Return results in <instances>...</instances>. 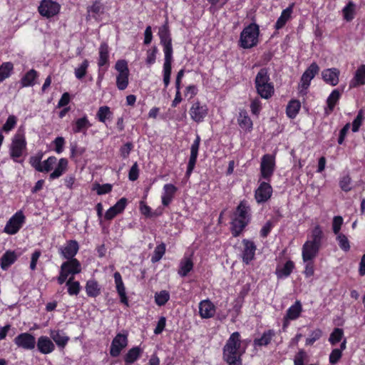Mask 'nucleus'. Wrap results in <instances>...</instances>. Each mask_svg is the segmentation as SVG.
I'll use <instances>...</instances> for the list:
<instances>
[{
    "mask_svg": "<svg viewBox=\"0 0 365 365\" xmlns=\"http://www.w3.org/2000/svg\"><path fill=\"white\" fill-rule=\"evenodd\" d=\"M143 349L139 346H135L128 350L124 356L125 365H131L140 356Z\"/></svg>",
    "mask_w": 365,
    "mask_h": 365,
    "instance_id": "obj_27",
    "label": "nucleus"
},
{
    "mask_svg": "<svg viewBox=\"0 0 365 365\" xmlns=\"http://www.w3.org/2000/svg\"><path fill=\"white\" fill-rule=\"evenodd\" d=\"M248 222V220L235 217L231 222V231L233 237L239 236Z\"/></svg>",
    "mask_w": 365,
    "mask_h": 365,
    "instance_id": "obj_26",
    "label": "nucleus"
},
{
    "mask_svg": "<svg viewBox=\"0 0 365 365\" xmlns=\"http://www.w3.org/2000/svg\"><path fill=\"white\" fill-rule=\"evenodd\" d=\"M68 168V160L66 158H61L58 161V165L56 169L52 172L49 178L51 180H53L59 178L62 174L67 170Z\"/></svg>",
    "mask_w": 365,
    "mask_h": 365,
    "instance_id": "obj_35",
    "label": "nucleus"
},
{
    "mask_svg": "<svg viewBox=\"0 0 365 365\" xmlns=\"http://www.w3.org/2000/svg\"><path fill=\"white\" fill-rule=\"evenodd\" d=\"M259 34V26L255 23L249 24L240 34L239 41L240 46L247 49L257 46L258 43Z\"/></svg>",
    "mask_w": 365,
    "mask_h": 365,
    "instance_id": "obj_3",
    "label": "nucleus"
},
{
    "mask_svg": "<svg viewBox=\"0 0 365 365\" xmlns=\"http://www.w3.org/2000/svg\"><path fill=\"white\" fill-rule=\"evenodd\" d=\"M341 97V93L338 89L334 90L327 100V108L325 109L327 114L331 113Z\"/></svg>",
    "mask_w": 365,
    "mask_h": 365,
    "instance_id": "obj_28",
    "label": "nucleus"
},
{
    "mask_svg": "<svg viewBox=\"0 0 365 365\" xmlns=\"http://www.w3.org/2000/svg\"><path fill=\"white\" fill-rule=\"evenodd\" d=\"M239 332L232 333L223 348V359L228 365H242L241 354L239 349L241 346Z\"/></svg>",
    "mask_w": 365,
    "mask_h": 365,
    "instance_id": "obj_1",
    "label": "nucleus"
},
{
    "mask_svg": "<svg viewBox=\"0 0 365 365\" xmlns=\"http://www.w3.org/2000/svg\"><path fill=\"white\" fill-rule=\"evenodd\" d=\"M275 166L274 157L269 154L262 156L260 164L261 177L265 180H269L273 175Z\"/></svg>",
    "mask_w": 365,
    "mask_h": 365,
    "instance_id": "obj_7",
    "label": "nucleus"
},
{
    "mask_svg": "<svg viewBox=\"0 0 365 365\" xmlns=\"http://www.w3.org/2000/svg\"><path fill=\"white\" fill-rule=\"evenodd\" d=\"M207 113V106L201 105L199 101L194 103L190 108L191 118L197 123L202 122Z\"/></svg>",
    "mask_w": 365,
    "mask_h": 365,
    "instance_id": "obj_14",
    "label": "nucleus"
},
{
    "mask_svg": "<svg viewBox=\"0 0 365 365\" xmlns=\"http://www.w3.org/2000/svg\"><path fill=\"white\" fill-rule=\"evenodd\" d=\"M275 332L272 329H269L263 333L259 339H255L253 344L255 346H267L274 336Z\"/></svg>",
    "mask_w": 365,
    "mask_h": 365,
    "instance_id": "obj_30",
    "label": "nucleus"
},
{
    "mask_svg": "<svg viewBox=\"0 0 365 365\" xmlns=\"http://www.w3.org/2000/svg\"><path fill=\"white\" fill-rule=\"evenodd\" d=\"M15 344L20 348L27 350H31L35 348L36 339L35 337L27 332L19 334L14 339Z\"/></svg>",
    "mask_w": 365,
    "mask_h": 365,
    "instance_id": "obj_8",
    "label": "nucleus"
},
{
    "mask_svg": "<svg viewBox=\"0 0 365 365\" xmlns=\"http://www.w3.org/2000/svg\"><path fill=\"white\" fill-rule=\"evenodd\" d=\"M78 244L76 240H69L63 247L60 248V252L64 258L68 259H75L74 256L78 251Z\"/></svg>",
    "mask_w": 365,
    "mask_h": 365,
    "instance_id": "obj_17",
    "label": "nucleus"
},
{
    "mask_svg": "<svg viewBox=\"0 0 365 365\" xmlns=\"http://www.w3.org/2000/svg\"><path fill=\"white\" fill-rule=\"evenodd\" d=\"M61 269L66 271L68 274H76L81 272V265L77 259H68L61 264Z\"/></svg>",
    "mask_w": 365,
    "mask_h": 365,
    "instance_id": "obj_20",
    "label": "nucleus"
},
{
    "mask_svg": "<svg viewBox=\"0 0 365 365\" xmlns=\"http://www.w3.org/2000/svg\"><path fill=\"white\" fill-rule=\"evenodd\" d=\"M37 347L41 353L47 354L53 351L54 344L48 337L42 336L38 339Z\"/></svg>",
    "mask_w": 365,
    "mask_h": 365,
    "instance_id": "obj_23",
    "label": "nucleus"
},
{
    "mask_svg": "<svg viewBox=\"0 0 365 365\" xmlns=\"http://www.w3.org/2000/svg\"><path fill=\"white\" fill-rule=\"evenodd\" d=\"M293 5L294 4H292L289 7L282 11L281 16L278 18L275 24L276 29L278 30L282 29L286 24L287 21L289 19V18L291 17V14L292 13Z\"/></svg>",
    "mask_w": 365,
    "mask_h": 365,
    "instance_id": "obj_32",
    "label": "nucleus"
},
{
    "mask_svg": "<svg viewBox=\"0 0 365 365\" xmlns=\"http://www.w3.org/2000/svg\"><path fill=\"white\" fill-rule=\"evenodd\" d=\"M272 195V187L269 182H262L255 190V197L258 203L267 202Z\"/></svg>",
    "mask_w": 365,
    "mask_h": 365,
    "instance_id": "obj_11",
    "label": "nucleus"
},
{
    "mask_svg": "<svg viewBox=\"0 0 365 365\" xmlns=\"http://www.w3.org/2000/svg\"><path fill=\"white\" fill-rule=\"evenodd\" d=\"M323 237V232L319 225H317L312 230L311 242L317 244H322V239Z\"/></svg>",
    "mask_w": 365,
    "mask_h": 365,
    "instance_id": "obj_54",
    "label": "nucleus"
},
{
    "mask_svg": "<svg viewBox=\"0 0 365 365\" xmlns=\"http://www.w3.org/2000/svg\"><path fill=\"white\" fill-rule=\"evenodd\" d=\"M237 121L240 127L243 130H250L252 128V121L248 116L246 110L240 112Z\"/></svg>",
    "mask_w": 365,
    "mask_h": 365,
    "instance_id": "obj_33",
    "label": "nucleus"
},
{
    "mask_svg": "<svg viewBox=\"0 0 365 365\" xmlns=\"http://www.w3.org/2000/svg\"><path fill=\"white\" fill-rule=\"evenodd\" d=\"M321 245L307 240L302 247V259L304 262L312 260L317 255Z\"/></svg>",
    "mask_w": 365,
    "mask_h": 365,
    "instance_id": "obj_13",
    "label": "nucleus"
},
{
    "mask_svg": "<svg viewBox=\"0 0 365 365\" xmlns=\"http://www.w3.org/2000/svg\"><path fill=\"white\" fill-rule=\"evenodd\" d=\"M336 235V240L339 242L340 248L344 252H348L350 250V244L347 237L342 233Z\"/></svg>",
    "mask_w": 365,
    "mask_h": 365,
    "instance_id": "obj_51",
    "label": "nucleus"
},
{
    "mask_svg": "<svg viewBox=\"0 0 365 365\" xmlns=\"http://www.w3.org/2000/svg\"><path fill=\"white\" fill-rule=\"evenodd\" d=\"M73 277H71L66 282V286L68 287V293L70 295H77L78 294L81 287L80 283L78 282H73Z\"/></svg>",
    "mask_w": 365,
    "mask_h": 365,
    "instance_id": "obj_46",
    "label": "nucleus"
},
{
    "mask_svg": "<svg viewBox=\"0 0 365 365\" xmlns=\"http://www.w3.org/2000/svg\"><path fill=\"white\" fill-rule=\"evenodd\" d=\"M90 126H91V124H90L87 117L84 116L83 118H78L75 122V125L73 127V131L75 133H80V132L83 131V130L87 129Z\"/></svg>",
    "mask_w": 365,
    "mask_h": 365,
    "instance_id": "obj_43",
    "label": "nucleus"
},
{
    "mask_svg": "<svg viewBox=\"0 0 365 365\" xmlns=\"http://www.w3.org/2000/svg\"><path fill=\"white\" fill-rule=\"evenodd\" d=\"M51 337L56 344L61 347H64L69 339L67 336L64 335L59 331L52 332Z\"/></svg>",
    "mask_w": 365,
    "mask_h": 365,
    "instance_id": "obj_45",
    "label": "nucleus"
},
{
    "mask_svg": "<svg viewBox=\"0 0 365 365\" xmlns=\"http://www.w3.org/2000/svg\"><path fill=\"white\" fill-rule=\"evenodd\" d=\"M158 35L164 47L165 58H173L172 39L167 23L160 28Z\"/></svg>",
    "mask_w": 365,
    "mask_h": 365,
    "instance_id": "obj_6",
    "label": "nucleus"
},
{
    "mask_svg": "<svg viewBox=\"0 0 365 365\" xmlns=\"http://www.w3.org/2000/svg\"><path fill=\"white\" fill-rule=\"evenodd\" d=\"M56 158L54 156L49 157L43 163L41 168L38 169V172H48L52 168L54 164L56 163Z\"/></svg>",
    "mask_w": 365,
    "mask_h": 365,
    "instance_id": "obj_53",
    "label": "nucleus"
},
{
    "mask_svg": "<svg viewBox=\"0 0 365 365\" xmlns=\"http://www.w3.org/2000/svg\"><path fill=\"white\" fill-rule=\"evenodd\" d=\"M42 157H43V153H38L36 155L32 156L30 158V160H29L30 164L37 171H38V169L41 168Z\"/></svg>",
    "mask_w": 365,
    "mask_h": 365,
    "instance_id": "obj_59",
    "label": "nucleus"
},
{
    "mask_svg": "<svg viewBox=\"0 0 365 365\" xmlns=\"http://www.w3.org/2000/svg\"><path fill=\"white\" fill-rule=\"evenodd\" d=\"M26 149V141L25 139L24 133L23 131L19 130L14 135L11 146H10V156L15 162H20L18 160L22 155L24 151Z\"/></svg>",
    "mask_w": 365,
    "mask_h": 365,
    "instance_id": "obj_4",
    "label": "nucleus"
},
{
    "mask_svg": "<svg viewBox=\"0 0 365 365\" xmlns=\"http://www.w3.org/2000/svg\"><path fill=\"white\" fill-rule=\"evenodd\" d=\"M340 71L336 68H327L322 71V79L328 84L334 86L339 83Z\"/></svg>",
    "mask_w": 365,
    "mask_h": 365,
    "instance_id": "obj_16",
    "label": "nucleus"
},
{
    "mask_svg": "<svg viewBox=\"0 0 365 365\" xmlns=\"http://www.w3.org/2000/svg\"><path fill=\"white\" fill-rule=\"evenodd\" d=\"M165 252V246L163 243L158 245L155 250L153 255L152 256L151 261L153 262H158L163 256Z\"/></svg>",
    "mask_w": 365,
    "mask_h": 365,
    "instance_id": "obj_52",
    "label": "nucleus"
},
{
    "mask_svg": "<svg viewBox=\"0 0 365 365\" xmlns=\"http://www.w3.org/2000/svg\"><path fill=\"white\" fill-rule=\"evenodd\" d=\"M215 306L209 300L202 301L199 304V313L202 318L208 319L215 314Z\"/></svg>",
    "mask_w": 365,
    "mask_h": 365,
    "instance_id": "obj_22",
    "label": "nucleus"
},
{
    "mask_svg": "<svg viewBox=\"0 0 365 365\" xmlns=\"http://www.w3.org/2000/svg\"><path fill=\"white\" fill-rule=\"evenodd\" d=\"M16 124V118L14 115H9L2 127L3 130L8 132L14 128Z\"/></svg>",
    "mask_w": 365,
    "mask_h": 365,
    "instance_id": "obj_61",
    "label": "nucleus"
},
{
    "mask_svg": "<svg viewBox=\"0 0 365 365\" xmlns=\"http://www.w3.org/2000/svg\"><path fill=\"white\" fill-rule=\"evenodd\" d=\"M128 344L127 336L122 334H118L113 339L110 349V354L113 357H117L120 355V351Z\"/></svg>",
    "mask_w": 365,
    "mask_h": 365,
    "instance_id": "obj_10",
    "label": "nucleus"
},
{
    "mask_svg": "<svg viewBox=\"0 0 365 365\" xmlns=\"http://www.w3.org/2000/svg\"><path fill=\"white\" fill-rule=\"evenodd\" d=\"M356 5L353 1H349L342 9L344 19L346 21H351L354 18Z\"/></svg>",
    "mask_w": 365,
    "mask_h": 365,
    "instance_id": "obj_41",
    "label": "nucleus"
},
{
    "mask_svg": "<svg viewBox=\"0 0 365 365\" xmlns=\"http://www.w3.org/2000/svg\"><path fill=\"white\" fill-rule=\"evenodd\" d=\"M37 77V72L34 69L29 71L21 78V84L23 87L31 86L34 85V81Z\"/></svg>",
    "mask_w": 365,
    "mask_h": 365,
    "instance_id": "obj_40",
    "label": "nucleus"
},
{
    "mask_svg": "<svg viewBox=\"0 0 365 365\" xmlns=\"http://www.w3.org/2000/svg\"><path fill=\"white\" fill-rule=\"evenodd\" d=\"M242 242L245 246L242 252V260L247 264L254 258L256 246L253 242L248 240H243Z\"/></svg>",
    "mask_w": 365,
    "mask_h": 365,
    "instance_id": "obj_19",
    "label": "nucleus"
},
{
    "mask_svg": "<svg viewBox=\"0 0 365 365\" xmlns=\"http://www.w3.org/2000/svg\"><path fill=\"white\" fill-rule=\"evenodd\" d=\"M351 179L349 175L344 176L339 181V186L344 192H349L351 190Z\"/></svg>",
    "mask_w": 365,
    "mask_h": 365,
    "instance_id": "obj_57",
    "label": "nucleus"
},
{
    "mask_svg": "<svg viewBox=\"0 0 365 365\" xmlns=\"http://www.w3.org/2000/svg\"><path fill=\"white\" fill-rule=\"evenodd\" d=\"M319 67L317 64V63L313 62L303 73L301 80H300V86L302 89H307L310 85L311 81L314 78V76L319 73Z\"/></svg>",
    "mask_w": 365,
    "mask_h": 365,
    "instance_id": "obj_12",
    "label": "nucleus"
},
{
    "mask_svg": "<svg viewBox=\"0 0 365 365\" xmlns=\"http://www.w3.org/2000/svg\"><path fill=\"white\" fill-rule=\"evenodd\" d=\"M86 291L88 297H96L101 293V288L97 281L91 279L86 282Z\"/></svg>",
    "mask_w": 365,
    "mask_h": 365,
    "instance_id": "obj_36",
    "label": "nucleus"
},
{
    "mask_svg": "<svg viewBox=\"0 0 365 365\" xmlns=\"http://www.w3.org/2000/svg\"><path fill=\"white\" fill-rule=\"evenodd\" d=\"M170 299L169 292L166 290L157 292L155 295V303L159 306H163L167 303Z\"/></svg>",
    "mask_w": 365,
    "mask_h": 365,
    "instance_id": "obj_48",
    "label": "nucleus"
},
{
    "mask_svg": "<svg viewBox=\"0 0 365 365\" xmlns=\"http://www.w3.org/2000/svg\"><path fill=\"white\" fill-rule=\"evenodd\" d=\"M16 260L14 252L6 251L0 259V266L4 270H6Z\"/></svg>",
    "mask_w": 365,
    "mask_h": 365,
    "instance_id": "obj_29",
    "label": "nucleus"
},
{
    "mask_svg": "<svg viewBox=\"0 0 365 365\" xmlns=\"http://www.w3.org/2000/svg\"><path fill=\"white\" fill-rule=\"evenodd\" d=\"M59 9L60 5L51 0H43L38 6L40 14L48 18L57 14Z\"/></svg>",
    "mask_w": 365,
    "mask_h": 365,
    "instance_id": "obj_9",
    "label": "nucleus"
},
{
    "mask_svg": "<svg viewBox=\"0 0 365 365\" xmlns=\"http://www.w3.org/2000/svg\"><path fill=\"white\" fill-rule=\"evenodd\" d=\"M322 336V331L320 329L314 330L312 332L309 337L306 339L307 345H312L317 340Z\"/></svg>",
    "mask_w": 365,
    "mask_h": 365,
    "instance_id": "obj_63",
    "label": "nucleus"
},
{
    "mask_svg": "<svg viewBox=\"0 0 365 365\" xmlns=\"http://www.w3.org/2000/svg\"><path fill=\"white\" fill-rule=\"evenodd\" d=\"M302 311V304L299 301H296L295 303L291 306L287 311L286 316L284 317V327L287 325V320H294L297 319Z\"/></svg>",
    "mask_w": 365,
    "mask_h": 365,
    "instance_id": "obj_24",
    "label": "nucleus"
},
{
    "mask_svg": "<svg viewBox=\"0 0 365 365\" xmlns=\"http://www.w3.org/2000/svg\"><path fill=\"white\" fill-rule=\"evenodd\" d=\"M108 46L106 43H102L99 48V59L98 65L102 67L108 63Z\"/></svg>",
    "mask_w": 365,
    "mask_h": 365,
    "instance_id": "obj_37",
    "label": "nucleus"
},
{
    "mask_svg": "<svg viewBox=\"0 0 365 365\" xmlns=\"http://www.w3.org/2000/svg\"><path fill=\"white\" fill-rule=\"evenodd\" d=\"M342 353L340 349H334L329 355V362L331 364H336L341 358Z\"/></svg>",
    "mask_w": 365,
    "mask_h": 365,
    "instance_id": "obj_64",
    "label": "nucleus"
},
{
    "mask_svg": "<svg viewBox=\"0 0 365 365\" xmlns=\"http://www.w3.org/2000/svg\"><path fill=\"white\" fill-rule=\"evenodd\" d=\"M343 224V218L341 216H335L333 218L332 229L335 235L341 234L339 232Z\"/></svg>",
    "mask_w": 365,
    "mask_h": 365,
    "instance_id": "obj_60",
    "label": "nucleus"
},
{
    "mask_svg": "<svg viewBox=\"0 0 365 365\" xmlns=\"http://www.w3.org/2000/svg\"><path fill=\"white\" fill-rule=\"evenodd\" d=\"M127 204V199L122 197L113 206L110 207L105 214V218L110 220L114 218L118 214L122 212L125 208Z\"/></svg>",
    "mask_w": 365,
    "mask_h": 365,
    "instance_id": "obj_18",
    "label": "nucleus"
},
{
    "mask_svg": "<svg viewBox=\"0 0 365 365\" xmlns=\"http://www.w3.org/2000/svg\"><path fill=\"white\" fill-rule=\"evenodd\" d=\"M257 93L262 98L269 99L274 93L273 83L270 81L268 69L261 68L255 79Z\"/></svg>",
    "mask_w": 365,
    "mask_h": 365,
    "instance_id": "obj_2",
    "label": "nucleus"
},
{
    "mask_svg": "<svg viewBox=\"0 0 365 365\" xmlns=\"http://www.w3.org/2000/svg\"><path fill=\"white\" fill-rule=\"evenodd\" d=\"M192 268L193 262L192 259L190 257H185L181 260L180 263L178 274L181 277H186L187 274L192 269Z\"/></svg>",
    "mask_w": 365,
    "mask_h": 365,
    "instance_id": "obj_34",
    "label": "nucleus"
},
{
    "mask_svg": "<svg viewBox=\"0 0 365 365\" xmlns=\"http://www.w3.org/2000/svg\"><path fill=\"white\" fill-rule=\"evenodd\" d=\"M111 115L112 113L110 108L107 106H104L99 108L96 115L99 121L105 123L106 119H108Z\"/></svg>",
    "mask_w": 365,
    "mask_h": 365,
    "instance_id": "obj_47",
    "label": "nucleus"
},
{
    "mask_svg": "<svg viewBox=\"0 0 365 365\" xmlns=\"http://www.w3.org/2000/svg\"><path fill=\"white\" fill-rule=\"evenodd\" d=\"M93 189L96 190L98 195H101L110 192L112 190V185L108 183L103 185L96 183Z\"/></svg>",
    "mask_w": 365,
    "mask_h": 365,
    "instance_id": "obj_56",
    "label": "nucleus"
},
{
    "mask_svg": "<svg viewBox=\"0 0 365 365\" xmlns=\"http://www.w3.org/2000/svg\"><path fill=\"white\" fill-rule=\"evenodd\" d=\"M114 279L116 284V289L118 294L120 296V302H122L123 304L128 307V300L126 296L125 288L124 287L121 275L118 272L114 273Z\"/></svg>",
    "mask_w": 365,
    "mask_h": 365,
    "instance_id": "obj_21",
    "label": "nucleus"
},
{
    "mask_svg": "<svg viewBox=\"0 0 365 365\" xmlns=\"http://www.w3.org/2000/svg\"><path fill=\"white\" fill-rule=\"evenodd\" d=\"M25 215L21 210L16 212L7 222L4 232L9 235L18 232L25 222Z\"/></svg>",
    "mask_w": 365,
    "mask_h": 365,
    "instance_id": "obj_5",
    "label": "nucleus"
},
{
    "mask_svg": "<svg viewBox=\"0 0 365 365\" xmlns=\"http://www.w3.org/2000/svg\"><path fill=\"white\" fill-rule=\"evenodd\" d=\"M301 107L300 102L297 100H292L287 106L286 112L287 115L294 118L298 113Z\"/></svg>",
    "mask_w": 365,
    "mask_h": 365,
    "instance_id": "obj_42",
    "label": "nucleus"
},
{
    "mask_svg": "<svg viewBox=\"0 0 365 365\" xmlns=\"http://www.w3.org/2000/svg\"><path fill=\"white\" fill-rule=\"evenodd\" d=\"M129 73L118 74L116 77V86L120 91L125 90L128 85Z\"/></svg>",
    "mask_w": 365,
    "mask_h": 365,
    "instance_id": "obj_50",
    "label": "nucleus"
},
{
    "mask_svg": "<svg viewBox=\"0 0 365 365\" xmlns=\"http://www.w3.org/2000/svg\"><path fill=\"white\" fill-rule=\"evenodd\" d=\"M364 84H365V65L363 64L356 71L354 76L350 82V87L354 88Z\"/></svg>",
    "mask_w": 365,
    "mask_h": 365,
    "instance_id": "obj_25",
    "label": "nucleus"
},
{
    "mask_svg": "<svg viewBox=\"0 0 365 365\" xmlns=\"http://www.w3.org/2000/svg\"><path fill=\"white\" fill-rule=\"evenodd\" d=\"M294 267V262L291 260L287 261L284 267L276 270V275L278 278H284L288 277Z\"/></svg>",
    "mask_w": 365,
    "mask_h": 365,
    "instance_id": "obj_39",
    "label": "nucleus"
},
{
    "mask_svg": "<svg viewBox=\"0 0 365 365\" xmlns=\"http://www.w3.org/2000/svg\"><path fill=\"white\" fill-rule=\"evenodd\" d=\"M200 142V138L197 135L196 139L195 140V141L193 142V143L191 145L190 156L187 168V171H186V175L187 177H189L190 175V174L192 173V172L195 168L196 160H197V154H198Z\"/></svg>",
    "mask_w": 365,
    "mask_h": 365,
    "instance_id": "obj_15",
    "label": "nucleus"
},
{
    "mask_svg": "<svg viewBox=\"0 0 365 365\" xmlns=\"http://www.w3.org/2000/svg\"><path fill=\"white\" fill-rule=\"evenodd\" d=\"M344 336V331L340 328H335L331 333L329 341L332 345L339 342Z\"/></svg>",
    "mask_w": 365,
    "mask_h": 365,
    "instance_id": "obj_49",
    "label": "nucleus"
},
{
    "mask_svg": "<svg viewBox=\"0 0 365 365\" xmlns=\"http://www.w3.org/2000/svg\"><path fill=\"white\" fill-rule=\"evenodd\" d=\"M13 69L14 65L11 62H5L0 66V83L10 76Z\"/></svg>",
    "mask_w": 365,
    "mask_h": 365,
    "instance_id": "obj_44",
    "label": "nucleus"
},
{
    "mask_svg": "<svg viewBox=\"0 0 365 365\" xmlns=\"http://www.w3.org/2000/svg\"><path fill=\"white\" fill-rule=\"evenodd\" d=\"M172 60L173 58H165V62L163 65V82L165 87H167L170 83L172 70Z\"/></svg>",
    "mask_w": 365,
    "mask_h": 365,
    "instance_id": "obj_38",
    "label": "nucleus"
},
{
    "mask_svg": "<svg viewBox=\"0 0 365 365\" xmlns=\"http://www.w3.org/2000/svg\"><path fill=\"white\" fill-rule=\"evenodd\" d=\"M88 67V61L87 60H84L81 65L78 68L75 69L76 77L78 79L83 78L86 74Z\"/></svg>",
    "mask_w": 365,
    "mask_h": 365,
    "instance_id": "obj_55",
    "label": "nucleus"
},
{
    "mask_svg": "<svg viewBox=\"0 0 365 365\" xmlns=\"http://www.w3.org/2000/svg\"><path fill=\"white\" fill-rule=\"evenodd\" d=\"M250 210V206L247 205V202L245 200H242L240 202L239 205L237 207L236 212L235 213V217L249 221L250 220V217H249Z\"/></svg>",
    "mask_w": 365,
    "mask_h": 365,
    "instance_id": "obj_31",
    "label": "nucleus"
},
{
    "mask_svg": "<svg viewBox=\"0 0 365 365\" xmlns=\"http://www.w3.org/2000/svg\"><path fill=\"white\" fill-rule=\"evenodd\" d=\"M157 52H158V48L156 46H153L151 49H149L147 51V58H146L147 64L151 65L155 63Z\"/></svg>",
    "mask_w": 365,
    "mask_h": 365,
    "instance_id": "obj_62",
    "label": "nucleus"
},
{
    "mask_svg": "<svg viewBox=\"0 0 365 365\" xmlns=\"http://www.w3.org/2000/svg\"><path fill=\"white\" fill-rule=\"evenodd\" d=\"M115 68L118 71V74L129 73L128 63L125 60H118L115 63Z\"/></svg>",
    "mask_w": 365,
    "mask_h": 365,
    "instance_id": "obj_58",
    "label": "nucleus"
}]
</instances>
